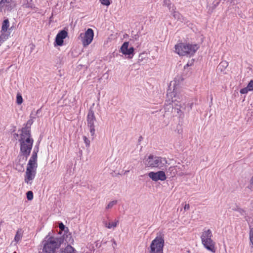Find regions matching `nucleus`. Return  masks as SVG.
I'll use <instances>...</instances> for the list:
<instances>
[{
	"mask_svg": "<svg viewBox=\"0 0 253 253\" xmlns=\"http://www.w3.org/2000/svg\"><path fill=\"white\" fill-rule=\"evenodd\" d=\"M32 118V117H31V119L27 122L26 124H24L25 126L28 127V128H29L30 129H31V126L33 123V119Z\"/></svg>",
	"mask_w": 253,
	"mask_h": 253,
	"instance_id": "nucleus-29",
	"label": "nucleus"
},
{
	"mask_svg": "<svg viewBox=\"0 0 253 253\" xmlns=\"http://www.w3.org/2000/svg\"><path fill=\"white\" fill-rule=\"evenodd\" d=\"M128 42H124L121 47V52L125 55H127L128 58H132L134 55V49L133 47L128 48Z\"/></svg>",
	"mask_w": 253,
	"mask_h": 253,
	"instance_id": "nucleus-11",
	"label": "nucleus"
},
{
	"mask_svg": "<svg viewBox=\"0 0 253 253\" xmlns=\"http://www.w3.org/2000/svg\"><path fill=\"white\" fill-rule=\"evenodd\" d=\"M5 5L4 3H3L1 1H0V11L2 10L3 7Z\"/></svg>",
	"mask_w": 253,
	"mask_h": 253,
	"instance_id": "nucleus-45",
	"label": "nucleus"
},
{
	"mask_svg": "<svg viewBox=\"0 0 253 253\" xmlns=\"http://www.w3.org/2000/svg\"><path fill=\"white\" fill-rule=\"evenodd\" d=\"M8 37L9 34L5 33V32H1L0 36V45L5 40L8 39Z\"/></svg>",
	"mask_w": 253,
	"mask_h": 253,
	"instance_id": "nucleus-22",
	"label": "nucleus"
},
{
	"mask_svg": "<svg viewBox=\"0 0 253 253\" xmlns=\"http://www.w3.org/2000/svg\"><path fill=\"white\" fill-rule=\"evenodd\" d=\"M26 7L32 8L33 6H32V5L30 3H29V2H28L27 4L26 5Z\"/></svg>",
	"mask_w": 253,
	"mask_h": 253,
	"instance_id": "nucleus-48",
	"label": "nucleus"
},
{
	"mask_svg": "<svg viewBox=\"0 0 253 253\" xmlns=\"http://www.w3.org/2000/svg\"><path fill=\"white\" fill-rule=\"evenodd\" d=\"M190 65L189 63H187L186 65L184 66V69H186V67H189Z\"/></svg>",
	"mask_w": 253,
	"mask_h": 253,
	"instance_id": "nucleus-54",
	"label": "nucleus"
},
{
	"mask_svg": "<svg viewBox=\"0 0 253 253\" xmlns=\"http://www.w3.org/2000/svg\"><path fill=\"white\" fill-rule=\"evenodd\" d=\"M217 6H215V4H212V9L213 10L214 9H215Z\"/></svg>",
	"mask_w": 253,
	"mask_h": 253,
	"instance_id": "nucleus-52",
	"label": "nucleus"
},
{
	"mask_svg": "<svg viewBox=\"0 0 253 253\" xmlns=\"http://www.w3.org/2000/svg\"><path fill=\"white\" fill-rule=\"evenodd\" d=\"M164 238L161 236H157L152 241L150 253H163V249L164 245Z\"/></svg>",
	"mask_w": 253,
	"mask_h": 253,
	"instance_id": "nucleus-6",
	"label": "nucleus"
},
{
	"mask_svg": "<svg viewBox=\"0 0 253 253\" xmlns=\"http://www.w3.org/2000/svg\"><path fill=\"white\" fill-rule=\"evenodd\" d=\"M40 111V110H38L37 113H38L39 111Z\"/></svg>",
	"mask_w": 253,
	"mask_h": 253,
	"instance_id": "nucleus-61",
	"label": "nucleus"
},
{
	"mask_svg": "<svg viewBox=\"0 0 253 253\" xmlns=\"http://www.w3.org/2000/svg\"><path fill=\"white\" fill-rule=\"evenodd\" d=\"M26 197L28 200L31 201L33 199V193L32 191H28L26 193Z\"/></svg>",
	"mask_w": 253,
	"mask_h": 253,
	"instance_id": "nucleus-27",
	"label": "nucleus"
},
{
	"mask_svg": "<svg viewBox=\"0 0 253 253\" xmlns=\"http://www.w3.org/2000/svg\"><path fill=\"white\" fill-rule=\"evenodd\" d=\"M247 88L250 89V91L253 90V79L248 84Z\"/></svg>",
	"mask_w": 253,
	"mask_h": 253,
	"instance_id": "nucleus-32",
	"label": "nucleus"
},
{
	"mask_svg": "<svg viewBox=\"0 0 253 253\" xmlns=\"http://www.w3.org/2000/svg\"><path fill=\"white\" fill-rule=\"evenodd\" d=\"M62 237H54L47 235L42 242L43 245L41 253H56V249L60 248L61 244L63 243Z\"/></svg>",
	"mask_w": 253,
	"mask_h": 253,
	"instance_id": "nucleus-1",
	"label": "nucleus"
},
{
	"mask_svg": "<svg viewBox=\"0 0 253 253\" xmlns=\"http://www.w3.org/2000/svg\"><path fill=\"white\" fill-rule=\"evenodd\" d=\"M220 0H215L213 2L212 4H215V6H218L220 2Z\"/></svg>",
	"mask_w": 253,
	"mask_h": 253,
	"instance_id": "nucleus-41",
	"label": "nucleus"
},
{
	"mask_svg": "<svg viewBox=\"0 0 253 253\" xmlns=\"http://www.w3.org/2000/svg\"><path fill=\"white\" fill-rule=\"evenodd\" d=\"M22 236L19 234L18 231L17 232L15 236L14 239L16 242H18L21 240Z\"/></svg>",
	"mask_w": 253,
	"mask_h": 253,
	"instance_id": "nucleus-36",
	"label": "nucleus"
},
{
	"mask_svg": "<svg viewBox=\"0 0 253 253\" xmlns=\"http://www.w3.org/2000/svg\"><path fill=\"white\" fill-rule=\"evenodd\" d=\"M167 163V160L165 158L154 156L150 155L146 159L145 166L148 167L157 168L164 169L163 168Z\"/></svg>",
	"mask_w": 253,
	"mask_h": 253,
	"instance_id": "nucleus-3",
	"label": "nucleus"
},
{
	"mask_svg": "<svg viewBox=\"0 0 253 253\" xmlns=\"http://www.w3.org/2000/svg\"><path fill=\"white\" fill-rule=\"evenodd\" d=\"M5 5L4 3H3L1 1H0V11L2 10L3 7Z\"/></svg>",
	"mask_w": 253,
	"mask_h": 253,
	"instance_id": "nucleus-44",
	"label": "nucleus"
},
{
	"mask_svg": "<svg viewBox=\"0 0 253 253\" xmlns=\"http://www.w3.org/2000/svg\"><path fill=\"white\" fill-rule=\"evenodd\" d=\"M250 91V89L249 88H247V86L246 87H244L243 88H242L240 91V92L241 93V94H246L248 92V91Z\"/></svg>",
	"mask_w": 253,
	"mask_h": 253,
	"instance_id": "nucleus-35",
	"label": "nucleus"
},
{
	"mask_svg": "<svg viewBox=\"0 0 253 253\" xmlns=\"http://www.w3.org/2000/svg\"><path fill=\"white\" fill-rule=\"evenodd\" d=\"M0 1H1L3 3H4L6 6H7L8 5L7 4H8L9 5L11 1V0H1Z\"/></svg>",
	"mask_w": 253,
	"mask_h": 253,
	"instance_id": "nucleus-39",
	"label": "nucleus"
},
{
	"mask_svg": "<svg viewBox=\"0 0 253 253\" xmlns=\"http://www.w3.org/2000/svg\"><path fill=\"white\" fill-rule=\"evenodd\" d=\"M27 158H28V157H26L23 154H21L18 156L17 162H16V163L25 165V163L27 160Z\"/></svg>",
	"mask_w": 253,
	"mask_h": 253,
	"instance_id": "nucleus-19",
	"label": "nucleus"
},
{
	"mask_svg": "<svg viewBox=\"0 0 253 253\" xmlns=\"http://www.w3.org/2000/svg\"><path fill=\"white\" fill-rule=\"evenodd\" d=\"M68 36V32L64 30L60 31L56 35L54 42V45L62 46L63 44L64 39Z\"/></svg>",
	"mask_w": 253,
	"mask_h": 253,
	"instance_id": "nucleus-12",
	"label": "nucleus"
},
{
	"mask_svg": "<svg viewBox=\"0 0 253 253\" xmlns=\"http://www.w3.org/2000/svg\"><path fill=\"white\" fill-rule=\"evenodd\" d=\"M59 228L61 231H64L65 232H66L68 231V227H66L61 222L59 223Z\"/></svg>",
	"mask_w": 253,
	"mask_h": 253,
	"instance_id": "nucleus-25",
	"label": "nucleus"
},
{
	"mask_svg": "<svg viewBox=\"0 0 253 253\" xmlns=\"http://www.w3.org/2000/svg\"><path fill=\"white\" fill-rule=\"evenodd\" d=\"M101 3L106 6H108L110 4V0H100Z\"/></svg>",
	"mask_w": 253,
	"mask_h": 253,
	"instance_id": "nucleus-33",
	"label": "nucleus"
},
{
	"mask_svg": "<svg viewBox=\"0 0 253 253\" xmlns=\"http://www.w3.org/2000/svg\"><path fill=\"white\" fill-rule=\"evenodd\" d=\"M84 143H85L86 146L89 147L90 145V141L85 136H84L83 137Z\"/></svg>",
	"mask_w": 253,
	"mask_h": 253,
	"instance_id": "nucleus-37",
	"label": "nucleus"
},
{
	"mask_svg": "<svg viewBox=\"0 0 253 253\" xmlns=\"http://www.w3.org/2000/svg\"><path fill=\"white\" fill-rule=\"evenodd\" d=\"M38 167L37 161H33L32 160H29L27 169H29L31 170H36Z\"/></svg>",
	"mask_w": 253,
	"mask_h": 253,
	"instance_id": "nucleus-16",
	"label": "nucleus"
},
{
	"mask_svg": "<svg viewBox=\"0 0 253 253\" xmlns=\"http://www.w3.org/2000/svg\"><path fill=\"white\" fill-rule=\"evenodd\" d=\"M212 232L210 229L204 231L201 236L202 244L208 250L215 252L214 242L211 239Z\"/></svg>",
	"mask_w": 253,
	"mask_h": 253,
	"instance_id": "nucleus-4",
	"label": "nucleus"
},
{
	"mask_svg": "<svg viewBox=\"0 0 253 253\" xmlns=\"http://www.w3.org/2000/svg\"><path fill=\"white\" fill-rule=\"evenodd\" d=\"M61 253H77L76 250L70 245L61 251Z\"/></svg>",
	"mask_w": 253,
	"mask_h": 253,
	"instance_id": "nucleus-17",
	"label": "nucleus"
},
{
	"mask_svg": "<svg viewBox=\"0 0 253 253\" xmlns=\"http://www.w3.org/2000/svg\"><path fill=\"white\" fill-rule=\"evenodd\" d=\"M237 208H235V209H233V210H234V211H237Z\"/></svg>",
	"mask_w": 253,
	"mask_h": 253,
	"instance_id": "nucleus-59",
	"label": "nucleus"
},
{
	"mask_svg": "<svg viewBox=\"0 0 253 253\" xmlns=\"http://www.w3.org/2000/svg\"><path fill=\"white\" fill-rule=\"evenodd\" d=\"M22 102H23V98H22V95L18 93L16 96V103L18 105H20L22 103Z\"/></svg>",
	"mask_w": 253,
	"mask_h": 253,
	"instance_id": "nucleus-26",
	"label": "nucleus"
},
{
	"mask_svg": "<svg viewBox=\"0 0 253 253\" xmlns=\"http://www.w3.org/2000/svg\"><path fill=\"white\" fill-rule=\"evenodd\" d=\"M176 167L177 168V170L179 169L180 170H184L185 169V166L180 165L179 163H178L177 165H176Z\"/></svg>",
	"mask_w": 253,
	"mask_h": 253,
	"instance_id": "nucleus-34",
	"label": "nucleus"
},
{
	"mask_svg": "<svg viewBox=\"0 0 253 253\" xmlns=\"http://www.w3.org/2000/svg\"><path fill=\"white\" fill-rule=\"evenodd\" d=\"M169 107H170V108H171V107L172 108L173 107V105H172V106H169Z\"/></svg>",
	"mask_w": 253,
	"mask_h": 253,
	"instance_id": "nucleus-62",
	"label": "nucleus"
},
{
	"mask_svg": "<svg viewBox=\"0 0 253 253\" xmlns=\"http://www.w3.org/2000/svg\"><path fill=\"white\" fill-rule=\"evenodd\" d=\"M250 239L253 247V227L251 228L250 232Z\"/></svg>",
	"mask_w": 253,
	"mask_h": 253,
	"instance_id": "nucleus-31",
	"label": "nucleus"
},
{
	"mask_svg": "<svg viewBox=\"0 0 253 253\" xmlns=\"http://www.w3.org/2000/svg\"><path fill=\"white\" fill-rule=\"evenodd\" d=\"M149 177L154 181L158 180L164 181L167 179L165 172L163 170H159L157 172L151 171L148 173Z\"/></svg>",
	"mask_w": 253,
	"mask_h": 253,
	"instance_id": "nucleus-10",
	"label": "nucleus"
},
{
	"mask_svg": "<svg viewBox=\"0 0 253 253\" xmlns=\"http://www.w3.org/2000/svg\"><path fill=\"white\" fill-rule=\"evenodd\" d=\"M21 134H20V138L22 140H25L26 138H32L31 135V129L28 127L24 126L22 128Z\"/></svg>",
	"mask_w": 253,
	"mask_h": 253,
	"instance_id": "nucleus-14",
	"label": "nucleus"
},
{
	"mask_svg": "<svg viewBox=\"0 0 253 253\" xmlns=\"http://www.w3.org/2000/svg\"><path fill=\"white\" fill-rule=\"evenodd\" d=\"M5 5L4 3H3L1 1H0V11L2 10L3 7Z\"/></svg>",
	"mask_w": 253,
	"mask_h": 253,
	"instance_id": "nucleus-42",
	"label": "nucleus"
},
{
	"mask_svg": "<svg viewBox=\"0 0 253 253\" xmlns=\"http://www.w3.org/2000/svg\"><path fill=\"white\" fill-rule=\"evenodd\" d=\"M197 44L180 43L175 45V51L180 56L193 55L198 49Z\"/></svg>",
	"mask_w": 253,
	"mask_h": 253,
	"instance_id": "nucleus-2",
	"label": "nucleus"
},
{
	"mask_svg": "<svg viewBox=\"0 0 253 253\" xmlns=\"http://www.w3.org/2000/svg\"><path fill=\"white\" fill-rule=\"evenodd\" d=\"M237 211H238L241 214L243 215H245L246 214V211L244 210L239 207H237Z\"/></svg>",
	"mask_w": 253,
	"mask_h": 253,
	"instance_id": "nucleus-38",
	"label": "nucleus"
},
{
	"mask_svg": "<svg viewBox=\"0 0 253 253\" xmlns=\"http://www.w3.org/2000/svg\"><path fill=\"white\" fill-rule=\"evenodd\" d=\"M179 14V13L178 12L174 11L173 12V17L176 18L177 16H178Z\"/></svg>",
	"mask_w": 253,
	"mask_h": 253,
	"instance_id": "nucleus-47",
	"label": "nucleus"
},
{
	"mask_svg": "<svg viewBox=\"0 0 253 253\" xmlns=\"http://www.w3.org/2000/svg\"><path fill=\"white\" fill-rule=\"evenodd\" d=\"M32 0H30V1H32Z\"/></svg>",
	"mask_w": 253,
	"mask_h": 253,
	"instance_id": "nucleus-63",
	"label": "nucleus"
},
{
	"mask_svg": "<svg viewBox=\"0 0 253 253\" xmlns=\"http://www.w3.org/2000/svg\"><path fill=\"white\" fill-rule=\"evenodd\" d=\"M9 26V22L8 19H4L2 24L1 32H7Z\"/></svg>",
	"mask_w": 253,
	"mask_h": 253,
	"instance_id": "nucleus-18",
	"label": "nucleus"
},
{
	"mask_svg": "<svg viewBox=\"0 0 253 253\" xmlns=\"http://www.w3.org/2000/svg\"><path fill=\"white\" fill-rule=\"evenodd\" d=\"M95 121H96V118L92 108L90 107L87 116V126L90 128V132L92 139L94 138L95 135V130L94 125Z\"/></svg>",
	"mask_w": 253,
	"mask_h": 253,
	"instance_id": "nucleus-8",
	"label": "nucleus"
},
{
	"mask_svg": "<svg viewBox=\"0 0 253 253\" xmlns=\"http://www.w3.org/2000/svg\"><path fill=\"white\" fill-rule=\"evenodd\" d=\"M36 174V170H31L26 169L25 174L24 175V181L27 184H31L32 180L35 178Z\"/></svg>",
	"mask_w": 253,
	"mask_h": 253,
	"instance_id": "nucleus-13",
	"label": "nucleus"
},
{
	"mask_svg": "<svg viewBox=\"0 0 253 253\" xmlns=\"http://www.w3.org/2000/svg\"><path fill=\"white\" fill-rule=\"evenodd\" d=\"M142 139V137L141 136H140L139 137V141H140L141 140V139Z\"/></svg>",
	"mask_w": 253,
	"mask_h": 253,
	"instance_id": "nucleus-56",
	"label": "nucleus"
},
{
	"mask_svg": "<svg viewBox=\"0 0 253 253\" xmlns=\"http://www.w3.org/2000/svg\"><path fill=\"white\" fill-rule=\"evenodd\" d=\"M112 241H113V247L114 248H115V246H114V245H115V246H116V245H117V243H116V241H115L114 239H113V240H112Z\"/></svg>",
	"mask_w": 253,
	"mask_h": 253,
	"instance_id": "nucleus-50",
	"label": "nucleus"
},
{
	"mask_svg": "<svg viewBox=\"0 0 253 253\" xmlns=\"http://www.w3.org/2000/svg\"><path fill=\"white\" fill-rule=\"evenodd\" d=\"M82 39V43L84 46L89 45L92 41L94 32L92 29H88L84 34L81 33L80 36Z\"/></svg>",
	"mask_w": 253,
	"mask_h": 253,
	"instance_id": "nucleus-9",
	"label": "nucleus"
},
{
	"mask_svg": "<svg viewBox=\"0 0 253 253\" xmlns=\"http://www.w3.org/2000/svg\"><path fill=\"white\" fill-rule=\"evenodd\" d=\"M5 5L4 3H3L1 1H0V11L2 10L3 7Z\"/></svg>",
	"mask_w": 253,
	"mask_h": 253,
	"instance_id": "nucleus-43",
	"label": "nucleus"
},
{
	"mask_svg": "<svg viewBox=\"0 0 253 253\" xmlns=\"http://www.w3.org/2000/svg\"><path fill=\"white\" fill-rule=\"evenodd\" d=\"M228 66V63L226 61H223L219 63L217 68L222 72L224 71Z\"/></svg>",
	"mask_w": 253,
	"mask_h": 253,
	"instance_id": "nucleus-20",
	"label": "nucleus"
},
{
	"mask_svg": "<svg viewBox=\"0 0 253 253\" xmlns=\"http://www.w3.org/2000/svg\"><path fill=\"white\" fill-rule=\"evenodd\" d=\"M23 164H21L20 163H16L15 166H16V169L18 170L19 171H23L24 170V168Z\"/></svg>",
	"mask_w": 253,
	"mask_h": 253,
	"instance_id": "nucleus-24",
	"label": "nucleus"
},
{
	"mask_svg": "<svg viewBox=\"0 0 253 253\" xmlns=\"http://www.w3.org/2000/svg\"><path fill=\"white\" fill-rule=\"evenodd\" d=\"M250 184L251 185H253V176L252 177L251 180H250Z\"/></svg>",
	"mask_w": 253,
	"mask_h": 253,
	"instance_id": "nucleus-51",
	"label": "nucleus"
},
{
	"mask_svg": "<svg viewBox=\"0 0 253 253\" xmlns=\"http://www.w3.org/2000/svg\"><path fill=\"white\" fill-rule=\"evenodd\" d=\"M103 223L106 227H107L109 229H110L112 227H113V228L116 227L119 223V221L117 220L116 221L112 222V223L109 222L108 224L107 223L106 221H104Z\"/></svg>",
	"mask_w": 253,
	"mask_h": 253,
	"instance_id": "nucleus-21",
	"label": "nucleus"
},
{
	"mask_svg": "<svg viewBox=\"0 0 253 253\" xmlns=\"http://www.w3.org/2000/svg\"><path fill=\"white\" fill-rule=\"evenodd\" d=\"M128 171H129L128 170L126 171L125 173H127V172H128Z\"/></svg>",
	"mask_w": 253,
	"mask_h": 253,
	"instance_id": "nucleus-60",
	"label": "nucleus"
},
{
	"mask_svg": "<svg viewBox=\"0 0 253 253\" xmlns=\"http://www.w3.org/2000/svg\"><path fill=\"white\" fill-rule=\"evenodd\" d=\"M217 6H215V4H212V9L213 10L214 9H215Z\"/></svg>",
	"mask_w": 253,
	"mask_h": 253,
	"instance_id": "nucleus-53",
	"label": "nucleus"
},
{
	"mask_svg": "<svg viewBox=\"0 0 253 253\" xmlns=\"http://www.w3.org/2000/svg\"><path fill=\"white\" fill-rule=\"evenodd\" d=\"M171 3L170 0H164V5L168 7L169 9L171 8Z\"/></svg>",
	"mask_w": 253,
	"mask_h": 253,
	"instance_id": "nucleus-30",
	"label": "nucleus"
},
{
	"mask_svg": "<svg viewBox=\"0 0 253 253\" xmlns=\"http://www.w3.org/2000/svg\"><path fill=\"white\" fill-rule=\"evenodd\" d=\"M117 203V200H114L110 202L108 205L106 206V209H111L114 205H116Z\"/></svg>",
	"mask_w": 253,
	"mask_h": 253,
	"instance_id": "nucleus-28",
	"label": "nucleus"
},
{
	"mask_svg": "<svg viewBox=\"0 0 253 253\" xmlns=\"http://www.w3.org/2000/svg\"><path fill=\"white\" fill-rule=\"evenodd\" d=\"M177 110H178L177 113H178L179 111H180V109H178V108H177Z\"/></svg>",
	"mask_w": 253,
	"mask_h": 253,
	"instance_id": "nucleus-58",
	"label": "nucleus"
},
{
	"mask_svg": "<svg viewBox=\"0 0 253 253\" xmlns=\"http://www.w3.org/2000/svg\"><path fill=\"white\" fill-rule=\"evenodd\" d=\"M38 152V148H37V150L35 149L34 150L32 156L30 158V160H32L33 161H37V153Z\"/></svg>",
	"mask_w": 253,
	"mask_h": 253,
	"instance_id": "nucleus-23",
	"label": "nucleus"
},
{
	"mask_svg": "<svg viewBox=\"0 0 253 253\" xmlns=\"http://www.w3.org/2000/svg\"><path fill=\"white\" fill-rule=\"evenodd\" d=\"M14 136H15L16 137H18V134H17V133H15V134H14Z\"/></svg>",
	"mask_w": 253,
	"mask_h": 253,
	"instance_id": "nucleus-57",
	"label": "nucleus"
},
{
	"mask_svg": "<svg viewBox=\"0 0 253 253\" xmlns=\"http://www.w3.org/2000/svg\"><path fill=\"white\" fill-rule=\"evenodd\" d=\"M179 78H175V80H174V83L173 84L174 86V89L173 91L170 93L169 96L171 97V102L174 104V105L175 106H179L180 107H182L181 104H180L179 105H178L176 102L177 103H180L185 98V96L181 94L180 93H177L174 91L176 89V83L177 81L179 82ZM181 81H183V79L181 78Z\"/></svg>",
	"mask_w": 253,
	"mask_h": 253,
	"instance_id": "nucleus-7",
	"label": "nucleus"
},
{
	"mask_svg": "<svg viewBox=\"0 0 253 253\" xmlns=\"http://www.w3.org/2000/svg\"><path fill=\"white\" fill-rule=\"evenodd\" d=\"M139 36L138 34H136L135 35L133 38L135 40H138V38H139Z\"/></svg>",
	"mask_w": 253,
	"mask_h": 253,
	"instance_id": "nucleus-49",
	"label": "nucleus"
},
{
	"mask_svg": "<svg viewBox=\"0 0 253 253\" xmlns=\"http://www.w3.org/2000/svg\"><path fill=\"white\" fill-rule=\"evenodd\" d=\"M250 227L253 226V221L251 222V223L250 224Z\"/></svg>",
	"mask_w": 253,
	"mask_h": 253,
	"instance_id": "nucleus-55",
	"label": "nucleus"
},
{
	"mask_svg": "<svg viewBox=\"0 0 253 253\" xmlns=\"http://www.w3.org/2000/svg\"><path fill=\"white\" fill-rule=\"evenodd\" d=\"M20 144V153L28 157L32 148L34 140L33 138H26L25 140L19 139Z\"/></svg>",
	"mask_w": 253,
	"mask_h": 253,
	"instance_id": "nucleus-5",
	"label": "nucleus"
},
{
	"mask_svg": "<svg viewBox=\"0 0 253 253\" xmlns=\"http://www.w3.org/2000/svg\"><path fill=\"white\" fill-rule=\"evenodd\" d=\"M167 174L170 177L174 176L177 172V168L175 166H171L167 169Z\"/></svg>",
	"mask_w": 253,
	"mask_h": 253,
	"instance_id": "nucleus-15",
	"label": "nucleus"
},
{
	"mask_svg": "<svg viewBox=\"0 0 253 253\" xmlns=\"http://www.w3.org/2000/svg\"><path fill=\"white\" fill-rule=\"evenodd\" d=\"M193 105V102L188 104L187 107L188 112H189L192 109Z\"/></svg>",
	"mask_w": 253,
	"mask_h": 253,
	"instance_id": "nucleus-40",
	"label": "nucleus"
},
{
	"mask_svg": "<svg viewBox=\"0 0 253 253\" xmlns=\"http://www.w3.org/2000/svg\"><path fill=\"white\" fill-rule=\"evenodd\" d=\"M189 208H190V206L189 204H185L184 207V210L185 211L188 210L189 209Z\"/></svg>",
	"mask_w": 253,
	"mask_h": 253,
	"instance_id": "nucleus-46",
	"label": "nucleus"
}]
</instances>
